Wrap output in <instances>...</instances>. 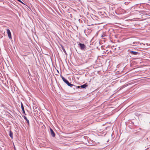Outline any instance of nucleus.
Instances as JSON below:
<instances>
[{
	"label": "nucleus",
	"instance_id": "8",
	"mask_svg": "<svg viewBox=\"0 0 150 150\" xmlns=\"http://www.w3.org/2000/svg\"><path fill=\"white\" fill-rule=\"evenodd\" d=\"M88 85H87L86 83L82 85H81V86H79L80 88H83V89H86V87L88 86Z\"/></svg>",
	"mask_w": 150,
	"mask_h": 150
},
{
	"label": "nucleus",
	"instance_id": "10",
	"mask_svg": "<svg viewBox=\"0 0 150 150\" xmlns=\"http://www.w3.org/2000/svg\"><path fill=\"white\" fill-rule=\"evenodd\" d=\"M23 117L24 118V119H25L26 120V121L27 122L28 124L29 125V120L28 119H27L26 117V116H23Z\"/></svg>",
	"mask_w": 150,
	"mask_h": 150
},
{
	"label": "nucleus",
	"instance_id": "1",
	"mask_svg": "<svg viewBox=\"0 0 150 150\" xmlns=\"http://www.w3.org/2000/svg\"><path fill=\"white\" fill-rule=\"evenodd\" d=\"M61 78L64 82L67 84L68 86H69L72 85V84L70 83L68 80L65 78L63 76H62Z\"/></svg>",
	"mask_w": 150,
	"mask_h": 150
},
{
	"label": "nucleus",
	"instance_id": "11",
	"mask_svg": "<svg viewBox=\"0 0 150 150\" xmlns=\"http://www.w3.org/2000/svg\"><path fill=\"white\" fill-rule=\"evenodd\" d=\"M61 46L62 47V49L63 50V51L64 52V53L66 54H67V53H66V50H65V49L64 46H62V45H61Z\"/></svg>",
	"mask_w": 150,
	"mask_h": 150
},
{
	"label": "nucleus",
	"instance_id": "2",
	"mask_svg": "<svg viewBox=\"0 0 150 150\" xmlns=\"http://www.w3.org/2000/svg\"><path fill=\"white\" fill-rule=\"evenodd\" d=\"M78 45L79 46L81 50H84L86 48V46L84 44L79 43L78 44Z\"/></svg>",
	"mask_w": 150,
	"mask_h": 150
},
{
	"label": "nucleus",
	"instance_id": "3",
	"mask_svg": "<svg viewBox=\"0 0 150 150\" xmlns=\"http://www.w3.org/2000/svg\"><path fill=\"white\" fill-rule=\"evenodd\" d=\"M7 33L8 35V37L9 39H12V37L11 31L9 29H7Z\"/></svg>",
	"mask_w": 150,
	"mask_h": 150
},
{
	"label": "nucleus",
	"instance_id": "4",
	"mask_svg": "<svg viewBox=\"0 0 150 150\" xmlns=\"http://www.w3.org/2000/svg\"><path fill=\"white\" fill-rule=\"evenodd\" d=\"M70 87L72 88L74 90L78 89V88H80L79 86H76L73 84H72V86H69Z\"/></svg>",
	"mask_w": 150,
	"mask_h": 150
},
{
	"label": "nucleus",
	"instance_id": "14",
	"mask_svg": "<svg viewBox=\"0 0 150 150\" xmlns=\"http://www.w3.org/2000/svg\"><path fill=\"white\" fill-rule=\"evenodd\" d=\"M149 1H150V0H149Z\"/></svg>",
	"mask_w": 150,
	"mask_h": 150
},
{
	"label": "nucleus",
	"instance_id": "9",
	"mask_svg": "<svg viewBox=\"0 0 150 150\" xmlns=\"http://www.w3.org/2000/svg\"><path fill=\"white\" fill-rule=\"evenodd\" d=\"M9 135L11 138H13V133L11 130L9 131Z\"/></svg>",
	"mask_w": 150,
	"mask_h": 150
},
{
	"label": "nucleus",
	"instance_id": "12",
	"mask_svg": "<svg viewBox=\"0 0 150 150\" xmlns=\"http://www.w3.org/2000/svg\"><path fill=\"white\" fill-rule=\"evenodd\" d=\"M17 1H18L19 2H20L22 4H24L23 2H22L21 0H17Z\"/></svg>",
	"mask_w": 150,
	"mask_h": 150
},
{
	"label": "nucleus",
	"instance_id": "13",
	"mask_svg": "<svg viewBox=\"0 0 150 150\" xmlns=\"http://www.w3.org/2000/svg\"><path fill=\"white\" fill-rule=\"evenodd\" d=\"M17 1H18L19 2H20L22 4H24L23 2H22L21 0H17Z\"/></svg>",
	"mask_w": 150,
	"mask_h": 150
},
{
	"label": "nucleus",
	"instance_id": "5",
	"mask_svg": "<svg viewBox=\"0 0 150 150\" xmlns=\"http://www.w3.org/2000/svg\"><path fill=\"white\" fill-rule=\"evenodd\" d=\"M50 132L51 134V135L53 137H55V133L54 132L53 129L52 128H50Z\"/></svg>",
	"mask_w": 150,
	"mask_h": 150
},
{
	"label": "nucleus",
	"instance_id": "7",
	"mask_svg": "<svg viewBox=\"0 0 150 150\" xmlns=\"http://www.w3.org/2000/svg\"><path fill=\"white\" fill-rule=\"evenodd\" d=\"M21 108L23 111V113L25 115H26V114L25 113V111L24 106L23 105L22 102H21Z\"/></svg>",
	"mask_w": 150,
	"mask_h": 150
},
{
	"label": "nucleus",
	"instance_id": "6",
	"mask_svg": "<svg viewBox=\"0 0 150 150\" xmlns=\"http://www.w3.org/2000/svg\"><path fill=\"white\" fill-rule=\"evenodd\" d=\"M129 52L131 53L132 54L134 55H137L139 54L138 52L136 51H129Z\"/></svg>",
	"mask_w": 150,
	"mask_h": 150
}]
</instances>
